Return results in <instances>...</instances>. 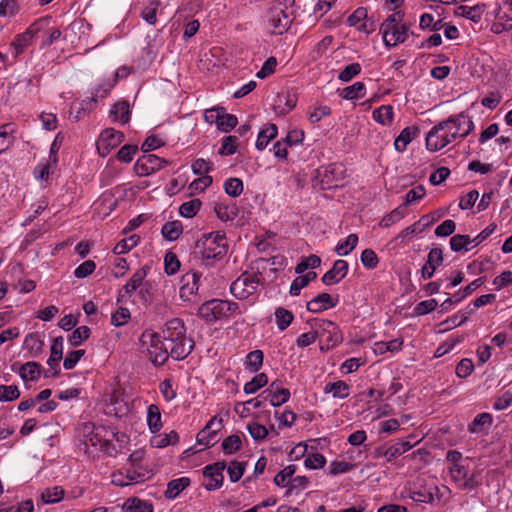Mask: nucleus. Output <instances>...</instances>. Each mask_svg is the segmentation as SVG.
Instances as JSON below:
<instances>
[{
	"label": "nucleus",
	"instance_id": "4d7b16f0",
	"mask_svg": "<svg viewBox=\"0 0 512 512\" xmlns=\"http://www.w3.org/2000/svg\"><path fill=\"white\" fill-rule=\"evenodd\" d=\"M326 464V458L319 452L307 454L304 459V466L310 470L322 469Z\"/></svg>",
	"mask_w": 512,
	"mask_h": 512
},
{
	"label": "nucleus",
	"instance_id": "052dcab7",
	"mask_svg": "<svg viewBox=\"0 0 512 512\" xmlns=\"http://www.w3.org/2000/svg\"><path fill=\"white\" fill-rule=\"evenodd\" d=\"M113 87V83L109 80H103L97 84L96 87L93 88L91 92V99L94 102H97L99 99H103L108 96L111 89Z\"/></svg>",
	"mask_w": 512,
	"mask_h": 512
},
{
	"label": "nucleus",
	"instance_id": "8fccbe9b",
	"mask_svg": "<svg viewBox=\"0 0 512 512\" xmlns=\"http://www.w3.org/2000/svg\"><path fill=\"white\" fill-rule=\"evenodd\" d=\"M414 238L413 229L406 227L401 230L389 243L388 245L392 249L403 248L406 243L410 242Z\"/></svg>",
	"mask_w": 512,
	"mask_h": 512
},
{
	"label": "nucleus",
	"instance_id": "37998d69",
	"mask_svg": "<svg viewBox=\"0 0 512 512\" xmlns=\"http://www.w3.org/2000/svg\"><path fill=\"white\" fill-rule=\"evenodd\" d=\"M297 470L296 465L290 464L284 467L281 471H279L276 476L274 477V483L278 487L286 488L292 478L294 477V474Z\"/></svg>",
	"mask_w": 512,
	"mask_h": 512
},
{
	"label": "nucleus",
	"instance_id": "c03bdc74",
	"mask_svg": "<svg viewBox=\"0 0 512 512\" xmlns=\"http://www.w3.org/2000/svg\"><path fill=\"white\" fill-rule=\"evenodd\" d=\"M263 359V352L261 350L256 349L247 354L244 365L250 372L256 373L262 367Z\"/></svg>",
	"mask_w": 512,
	"mask_h": 512
},
{
	"label": "nucleus",
	"instance_id": "ddd939ff",
	"mask_svg": "<svg viewBox=\"0 0 512 512\" xmlns=\"http://www.w3.org/2000/svg\"><path fill=\"white\" fill-rule=\"evenodd\" d=\"M267 18L274 34H283L292 23V18L281 6L272 7L268 12Z\"/></svg>",
	"mask_w": 512,
	"mask_h": 512
},
{
	"label": "nucleus",
	"instance_id": "c756f323",
	"mask_svg": "<svg viewBox=\"0 0 512 512\" xmlns=\"http://www.w3.org/2000/svg\"><path fill=\"white\" fill-rule=\"evenodd\" d=\"M277 134L278 128L275 124H265L258 134L255 147L260 151L264 150L268 146L269 142L277 136Z\"/></svg>",
	"mask_w": 512,
	"mask_h": 512
},
{
	"label": "nucleus",
	"instance_id": "09e8293b",
	"mask_svg": "<svg viewBox=\"0 0 512 512\" xmlns=\"http://www.w3.org/2000/svg\"><path fill=\"white\" fill-rule=\"evenodd\" d=\"M268 377L265 373L256 374L250 381L246 382L243 391L246 394H254L259 389L267 385Z\"/></svg>",
	"mask_w": 512,
	"mask_h": 512
},
{
	"label": "nucleus",
	"instance_id": "603ef678",
	"mask_svg": "<svg viewBox=\"0 0 512 512\" xmlns=\"http://www.w3.org/2000/svg\"><path fill=\"white\" fill-rule=\"evenodd\" d=\"M202 202L199 199H191L182 203L179 207V214L184 218L194 217L200 210Z\"/></svg>",
	"mask_w": 512,
	"mask_h": 512
},
{
	"label": "nucleus",
	"instance_id": "4be33fe9",
	"mask_svg": "<svg viewBox=\"0 0 512 512\" xmlns=\"http://www.w3.org/2000/svg\"><path fill=\"white\" fill-rule=\"evenodd\" d=\"M414 439L415 437L413 435H410L408 437V440H399L396 443L387 447L382 455L386 458L388 462H391L395 458L411 450L418 443L417 440H415L414 442L411 441Z\"/></svg>",
	"mask_w": 512,
	"mask_h": 512
},
{
	"label": "nucleus",
	"instance_id": "c9c22d12",
	"mask_svg": "<svg viewBox=\"0 0 512 512\" xmlns=\"http://www.w3.org/2000/svg\"><path fill=\"white\" fill-rule=\"evenodd\" d=\"M124 512H153V506L146 500L137 497L128 498L122 506Z\"/></svg>",
	"mask_w": 512,
	"mask_h": 512
},
{
	"label": "nucleus",
	"instance_id": "423d86ee",
	"mask_svg": "<svg viewBox=\"0 0 512 512\" xmlns=\"http://www.w3.org/2000/svg\"><path fill=\"white\" fill-rule=\"evenodd\" d=\"M140 342L155 366L163 365L171 357L170 349L163 336L153 330H145L140 337Z\"/></svg>",
	"mask_w": 512,
	"mask_h": 512
},
{
	"label": "nucleus",
	"instance_id": "a18cd8bd",
	"mask_svg": "<svg viewBox=\"0 0 512 512\" xmlns=\"http://www.w3.org/2000/svg\"><path fill=\"white\" fill-rule=\"evenodd\" d=\"M358 236L354 233L349 234L344 241L339 242L335 247V252L339 256L349 255L357 246Z\"/></svg>",
	"mask_w": 512,
	"mask_h": 512
},
{
	"label": "nucleus",
	"instance_id": "20e7f679",
	"mask_svg": "<svg viewBox=\"0 0 512 512\" xmlns=\"http://www.w3.org/2000/svg\"><path fill=\"white\" fill-rule=\"evenodd\" d=\"M405 13H391L381 23L379 33L382 35L383 44L387 49L396 47L406 42L410 35V28L404 22Z\"/></svg>",
	"mask_w": 512,
	"mask_h": 512
},
{
	"label": "nucleus",
	"instance_id": "39448f33",
	"mask_svg": "<svg viewBox=\"0 0 512 512\" xmlns=\"http://www.w3.org/2000/svg\"><path fill=\"white\" fill-rule=\"evenodd\" d=\"M202 260H221L228 251V240L224 232L214 231L203 234L196 245Z\"/></svg>",
	"mask_w": 512,
	"mask_h": 512
},
{
	"label": "nucleus",
	"instance_id": "f257e3e1",
	"mask_svg": "<svg viewBox=\"0 0 512 512\" xmlns=\"http://www.w3.org/2000/svg\"><path fill=\"white\" fill-rule=\"evenodd\" d=\"M471 117L461 112L438 122L426 134L425 145L430 152H438L467 137L474 129Z\"/></svg>",
	"mask_w": 512,
	"mask_h": 512
},
{
	"label": "nucleus",
	"instance_id": "7ed1b4c3",
	"mask_svg": "<svg viewBox=\"0 0 512 512\" xmlns=\"http://www.w3.org/2000/svg\"><path fill=\"white\" fill-rule=\"evenodd\" d=\"M161 335L170 349L171 357L175 360L185 359L194 347L193 340L186 334L184 322L179 318L167 321Z\"/></svg>",
	"mask_w": 512,
	"mask_h": 512
},
{
	"label": "nucleus",
	"instance_id": "f704fd0d",
	"mask_svg": "<svg viewBox=\"0 0 512 512\" xmlns=\"http://www.w3.org/2000/svg\"><path fill=\"white\" fill-rule=\"evenodd\" d=\"M418 133V128L409 126L404 128L394 141V147L398 152L406 150L407 145L415 138Z\"/></svg>",
	"mask_w": 512,
	"mask_h": 512
},
{
	"label": "nucleus",
	"instance_id": "6e6552de",
	"mask_svg": "<svg viewBox=\"0 0 512 512\" xmlns=\"http://www.w3.org/2000/svg\"><path fill=\"white\" fill-rule=\"evenodd\" d=\"M204 120L210 125H216L217 130L222 133L232 131L238 124V119L233 114L226 113L223 107H213L206 109Z\"/></svg>",
	"mask_w": 512,
	"mask_h": 512
},
{
	"label": "nucleus",
	"instance_id": "2f4dec72",
	"mask_svg": "<svg viewBox=\"0 0 512 512\" xmlns=\"http://www.w3.org/2000/svg\"><path fill=\"white\" fill-rule=\"evenodd\" d=\"M323 392L331 394L335 399H345L350 395V386L342 380L328 382L325 384Z\"/></svg>",
	"mask_w": 512,
	"mask_h": 512
},
{
	"label": "nucleus",
	"instance_id": "dca6fc26",
	"mask_svg": "<svg viewBox=\"0 0 512 512\" xmlns=\"http://www.w3.org/2000/svg\"><path fill=\"white\" fill-rule=\"evenodd\" d=\"M339 302L338 296H332L328 293H320L307 302L306 308L309 312L320 313L322 311L334 308Z\"/></svg>",
	"mask_w": 512,
	"mask_h": 512
},
{
	"label": "nucleus",
	"instance_id": "393cba45",
	"mask_svg": "<svg viewBox=\"0 0 512 512\" xmlns=\"http://www.w3.org/2000/svg\"><path fill=\"white\" fill-rule=\"evenodd\" d=\"M44 341L38 333H30L25 336L23 349L29 354V357H38L42 354Z\"/></svg>",
	"mask_w": 512,
	"mask_h": 512
},
{
	"label": "nucleus",
	"instance_id": "9d476101",
	"mask_svg": "<svg viewBox=\"0 0 512 512\" xmlns=\"http://www.w3.org/2000/svg\"><path fill=\"white\" fill-rule=\"evenodd\" d=\"M125 139L124 134L121 131H117L114 128H106L101 131L96 141V149L101 157H106L110 152L117 148Z\"/></svg>",
	"mask_w": 512,
	"mask_h": 512
},
{
	"label": "nucleus",
	"instance_id": "a19ab883",
	"mask_svg": "<svg viewBox=\"0 0 512 512\" xmlns=\"http://www.w3.org/2000/svg\"><path fill=\"white\" fill-rule=\"evenodd\" d=\"M140 239L141 238L138 234H132L125 237L115 245L113 249L114 254L122 255L128 253L140 243Z\"/></svg>",
	"mask_w": 512,
	"mask_h": 512
},
{
	"label": "nucleus",
	"instance_id": "bf43d9fd",
	"mask_svg": "<svg viewBox=\"0 0 512 512\" xmlns=\"http://www.w3.org/2000/svg\"><path fill=\"white\" fill-rule=\"evenodd\" d=\"M353 468L354 465L349 462L343 460H334L330 462L327 474L330 476H337L350 472Z\"/></svg>",
	"mask_w": 512,
	"mask_h": 512
},
{
	"label": "nucleus",
	"instance_id": "473e14b6",
	"mask_svg": "<svg viewBox=\"0 0 512 512\" xmlns=\"http://www.w3.org/2000/svg\"><path fill=\"white\" fill-rule=\"evenodd\" d=\"M179 441V436L176 431L172 430L169 433L154 434L150 439V444L154 448H165L169 445L176 444Z\"/></svg>",
	"mask_w": 512,
	"mask_h": 512
},
{
	"label": "nucleus",
	"instance_id": "9b49d317",
	"mask_svg": "<svg viewBox=\"0 0 512 512\" xmlns=\"http://www.w3.org/2000/svg\"><path fill=\"white\" fill-rule=\"evenodd\" d=\"M168 165V161L154 154H145L137 159L133 170L139 177L149 176Z\"/></svg>",
	"mask_w": 512,
	"mask_h": 512
},
{
	"label": "nucleus",
	"instance_id": "f8f14e48",
	"mask_svg": "<svg viewBox=\"0 0 512 512\" xmlns=\"http://www.w3.org/2000/svg\"><path fill=\"white\" fill-rule=\"evenodd\" d=\"M226 465L225 462H215L207 465L203 469L204 482L203 486L208 491L219 489L223 485L224 476L223 471Z\"/></svg>",
	"mask_w": 512,
	"mask_h": 512
},
{
	"label": "nucleus",
	"instance_id": "bb28decb",
	"mask_svg": "<svg viewBox=\"0 0 512 512\" xmlns=\"http://www.w3.org/2000/svg\"><path fill=\"white\" fill-rule=\"evenodd\" d=\"M483 13L484 6L479 4L474 6L460 5L454 10L456 16L464 17L474 23H478L482 19Z\"/></svg>",
	"mask_w": 512,
	"mask_h": 512
},
{
	"label": "nucleus",
	"instance_id": "338daca9",
	"mask_svg": "<svg viewBox=\"0 0 512 512\" xmlns=\"http://www.w3.org/2000/svg\"><path fill=\"white\" fill-rule=\"evenodd\" d=\"M242 446V440L239 435H230L222 441V449L225 454H233Z\"/></svg>",
	"mask_w": 512,
	"mask_h": 512
},
{
	"label": "nucleus",
	"instance_id": "aec40b11",
	"mask_svg": "<svg viewBox=\"0 0 512 512\" xmlns=\"http://www.w3.org/2000/svg\"><path fill=\"white\" fill-rule=\"evenodd\" d=\"M443 263V251L439 247L432 248L427 255V261L421 269V276L423 279H430L433 277L437 268Z\"/></svg>",
	"mask_w": 512,
	"mask_h": 512
},
{
	"label": "nucleus",
	"instance_id": "0e129e2a",
	"mask_svg": "<svg viewBox=\"0 0 512 512\" xmlns=\"http://www.w3.org/2000/svg\"><path fill=\"white\" fill-rule=\"evenodd\" d=\"M224 190L231 197H237L243 192V182L241 179L231 177L225 180Z\"/></svg>",
	"mask_w": 512,
	"mask_h": 512
},
{
	"label": "nucleus",
	"instance_id": "49530a36",
	"mask_svg": "<svg viewBox=\"0 0 512 512\" xmlns=\"http://www.w3.org/2000/svg\"><path fill=\"white\" fill-rule=\"evenodd\" d=\"M473 241L468 235L457 234L450 239V248L454 252L469 251L473 247Z\"/></svg>",
	"mask_w": 512,
	"mask_h": 512
},
{
	"label": "nucleus",
	"instance_id": "4c0bfd02",
	"mask_svg": "<svg viewBox=\"0 0 512 512\" xmlns=\"http://www.w3.org/2000/svg\"><path fill=\"white\" fill-rule=\"evenodd\" d=\"M183 233V224L179 220L165 223L161 228V234L167 241H176Z\"/></svg>",
	"mask_w": 512,
	"mask_h": 512
},
{
	"label": "nucleus",
	"instance_id": "f03ea898",
	"mask_svg": "<svg viewBox=\"0 0 512 512\" xmlns=\"http://www.w3.org/2000/svg\"><path fill=\"white\" fill-rule=\"evenodd\" d=\"M446 461L449 476L459 489L473 490L481 484V471L477 469L473 458L457 450H449Z\"/></svg>",
	"mask_w": 512,
	"mask_h": 512
},
{
	"label": "nucleus",
	"instance_id": "e2e57ef3",
	"mask_svg": "<svg viewBox=\"0 0 512 512\" xmlns=\"http://www.w3.org/2000/svg\"><path fill=\"white\" fill-rule=\"evenodd\" d=\"M20 10L16 0H0V17L12 18Z\"/></svg>",
	"mask_w": 512,
	"mask_h": 512
},
{
	"label": "nucleus",
	"instance_id": "3c124183",
	"mask_svg": "<svg viewBox=\"0 0 512 512\" xmlns=\"http://www.w3.org/2000/svg\"><path fill=\"white\" fill-rule=\"evenodd\" d=\"M64 494L62 487L54 486L52 488L45 489L41 494V498L45 504H55L63 499Z\"/></svg>",
	"mask_w": 512,
	"mask_h": 512
},
{
	"label": "nucleus",
	"instance_id": "72a5a7b5",
	"mask_svg": "<svg viewBox=\"0 0 512 512\" xmlns=\"http://www.w3.org/2000/svg\"><path fill=\"white\" fill-rule=\"evenodd\" d=\"M110 116L115 122H120L122 125L127 124L130 120V107L128 102L120 101L115 103L110 110Z\"/></svg>",
	"mask_w": 512,
	"mask_h": 512
},
{
	"label": "nucleus",
	"instance_id": "58836bf2",
	"mask_svg": "<svg viewBox=\"0 0 512 512\" xmlns=\"http://www.w3.org/2000/svg\"><path fill=\"white\" fill-rule=\"evenodd\" d=\"M393 117L394 111L391 105H381L372 112L373 120L383 126H389Z\"/></svg>",
	"mask_w": 512,
	"mask_h": 512
},
{
	"label": "nucleus",
	"instance_id": "680f3d73",
	"mask_svg": "<svg viewBox=\"0 0 512 512\" xmlns=\"http://www.w3.org/2000/svg\"><path fill=\"white\" fill-rule=\"evenodd\" d=\"M139 148L134 144L122 146L116 154V159L122 163H130L137 154Z\"/></svg>",
	"mask_w": 512,
	"mask_h": 512
},
{
	"label": "nucleus",
	"instance_id": "2eb2a0df",
	"mask_svg": "<svg viewBox=\"0 0 512 512\" xmlns=\"http://www.w3.org/2000/svg\"><path fill=\"white\" fill-rule=\"evenodd\" d=\"M198 315L207 322H215L224 318L221 299H212L203 303L198 309Z\"/></svg>",
	"mask_w": 512,
	"mask_h": 512
},
{
	"label": "nucleus",
	"instance_id": "b1692460",
	"mask_svg": "<svg viewBox=\"0 0 512 512\" xmlns=\"http://www.w3.org/2000/svg\"><path fill=\"white\" fill-rule=\"evenodd\" d=\"M214 211L223 222L233 220L238 214L237 206L230 200L224 199L215 203Z\"/></svg>",
	"mask_w": 512,
	"mask_h": 512
},
{
	"label": "nucleus",
	"instance_id": "774afa93",
	"mask_svg": "<svg viewBox=\"0 0 512 512\" xmlns=\"http://www.w3.org/2000/svg\"><path fill=\"white\" fill-rule=\"evenodd\" d=\"M362 67L359 63H351L345 66L339 73L338 79L342 82H349L361 73Z\"/></svg>",
	"mask_w": 512,
	"mask_h": 512
},
{
	"label": "nucleus",
	"instance_id": "6e6d98bb",
	"mask_svg": "<svg viewBox=\"0 0 512 512\" xmlns=\"http://www.w3.org/2000/svg\"><path fill=\"white\" fill-rule=\"evenodd\" d=\"M238 137L234 135L225 136L221 140L219 154L222 156L233 155L237 151Z\"/></svg>",
	"mask_w": 512,
	"mask_h": 512
},
{
	"label": "nucleus",
	"instance_id": "cd10ccee",
	"mask_svg": "<svg viewBox=\"0 0 512 512\" xmlns=\"http://www.w3.org/2000/svg\"><path fill=\"white\" fill-rule=\"evenodd\" d=\"M493 417L490 413L476 415L468 426V431L473 434H485L492 425Z\"/></svg>",
	"mask_w": 512,
	"mask_h": 512
},
{
	"label": "nucleus",
	"instance_id": "5701e85b",
	"mask_svg": "<svg viewBox=\"0 0 512 512\" xmlns=\"http://www.w3.org/2000/svg\"><path fill=\"white\" fill-rule=\"evenodd\" d=\"M148 267L143 266L137 269L127 283L122 287L120 294L122 297L131 296L137 289L141 288L144 283V279L148 273Z\"/></svg>",
	"mask_w": 512,
	"mask_h": 512
},
{
	"label": "nucleus",
	"instance_id": "0eeeda50",
	"mask_svg": "<svg viewBox=\"0 0 512 512\" xmlns=\"http://www.w3.org/2000/svg\"><path fill=\"white\" fill-rule=\"evenodd\" d=\"M310 328L315 330L317 339L322 343L321 350H329L341 343L343 337L338 325L330 320L313 318L308 321Z\"/></svg>",
	"mask_w": 512,
	"mask_h": 512
},
{
	"label": "nucleus",
	"instance_id": "7c9ffc66",
	"mask_svg": "<svg viewBox=\"0 0 512 512\" xmlns=\"http://www.w3.org/2000/svg\"><path fill=\"white\" fill-rule=\"evenodd\" d=\"M338 94L342 99L354 101L363 98L366 95V86L363 82H355L341 90Z\"/></svg>",
	"mask_w": 512,
	"mask_h": 512
},
{
	"label": "nucleus",
	"instance_id": "4468645a",
	"mask_svg": "<svg viewBox=\"0 0 512 512\" xmlns=\"http://www.w3.org/2000/svg\"><path fill=\"white\" fill-rule=\"evenodd\" d=\"M222 428V420L212 417L205 427L197 434V443L204 448L213 446L217 441V434Z\"/></svg>",
	"mask_w": 512,
	"mask_h": 512
},
{
	"label": "nucleus",
	"instance_id": "a211bd4d",
	"mask_svg": "<svg viewBox=\"0 0 512 512\" xmlns=\"http://www.w3.org/2000/svg\"><path fill=\"white\" fill-rule=\"evenodd\" d=\"M349 265L345 260H336L333 266L321 278L325 285H334L339 283L348 273Z\"/></svg>",
	"mask_w": 512,
	"mask_h": 512
},
{
	"label": "nucleus",
	"instance_id": "c85d7f7f",
	"mask_svg": "<svg viewBox=\"0 0 512 512\" xmlns=\"http://www.w3.org/2000/svg\"><path fill=\"white\" fill-rule=\"evenodd\" d=\"M63 356V338L56 337L53 339L50 347V356L47 360V365L54 370V374L59 371V361Z\"/></svg>",
	"mask_w": 512,
	"mask_h": 512
},
{
	"label": "nucleus",
	"instance_id": "6ab92c4d",
	"mask_svg": "<svg viewBox=\"0 0 512 512\" xmlns=\"http://www.w3.org/2000/svg\"><path fill=\"white\" fill-rule=\"evenodd\" d=\"M200 275L198 273H187L181 278L180 297L184 301H191L199 289Z\"/></svg>",
	"mask_w": 512,
	"mask_h": 512
},
{
	"label": "nucleus",
	"instance_id": "f3484780",
	"mask_svg": "<svg viewBox=\"0 0 512 512\" xmlns=\"http://www.w3.org/2000/svg\"><path fill=\"white\" fill-rule=\"evenodd\" d=\"M260 396H262L264 401H269L271 406L278 407L289 400L290 391L286 388H279L276 383L273 382Z\"/></svg>",
	"mask_w": 512,
	"mask_h": 512
},
{
	"label": "nucleus",
	"instance_id": "69168bd1",
	"mask_svg": "<svg viewBox=\"0 0 512 512\" xmlns=\"http://www.w3.org/2000/svg\"><path fill=\"white\" fill-rule=\"evenodd\" d=\"M247 430L254 441L260 442L268 435V429L256 421L247 424Z\"/></svg>",
	"mask_w": 512,
	"mask_h": 512
},
{
	"label": "nucleus",
	"instance_id": "1a4fd4ad",
	"mask_svg": "<svg viewBox=\"0 0 512 512\" xmlns=\"http://www.w3.org/2000/svg\"><path fill=\"white\" fill-rule=\"evenodd\" d=\"M259 283L257 275L243 273L232 282L230 292L235 298L245 300L257 292Z\"/></svg>",
	"mask_w": 512,
	"mask_h": 512
},
{
	"label": "nucleus",
	"instance_id": "de8ad7c7",
	"mask_svg": "<svg viewBox=\"0 0 512 512\" xmlns=\"http://www.w3.org/2000/svg\"><path fill=\"white\" fill-rule=\"evenodd\" d=\"M33 40L34 38L26 30L23 33L17 34L11 42L14 54L19 55L23 53Z\"/></svg>",
	"mask_w": 512,
	"mask_h": 512
},
{
	"label": "nucleus",
	"instance_id": "5fc2aeb1",
	"mask_svg": "<svg viewBox=\"0 0 512 512\" xmlns=\"http://www.w3.org/2000/svg\"><path fill=\"white\" fill-rule=\"evenodd\" d=\"M309 484H310V480L308 477L295 476L292 478L289 485L286 487L287 493L290 495H292V494L298 495L299 493H301L302 491L307 489Z\"/></svg>",
	"mask_w": 512,
	"mask_h": 512
},
{
	"label": "nucleus",
	"instance_id": "e433bc0d",
	"mask_svg": "<svg viewBox=\"0 0 512 512\" xmlns=\"http://www.w3.org/2000/svg\"><path fill=\"white\" fill-rule=\"evenodd\" d=\"M190 485V479L188 477H180L171 480L165 490V497L167 499H175L179 494Z\"/></svg>",
	"mask_w": 512,
	"mask_h": 512
},
{
	"label": "nucleus",
	"instance_id": "a878e982",
	"mask_svg": "<svg viewBox=\"0 0 512 512\" xmlns=\"http://www.w3.org/2000/svg\"><path fill=\"white\" fill-rule=\"evenodd\" d=\"M146 423L152 434L160 432L163 424L161 410L158 405L150 404L147 407Z\"/></svg>",
	"mask_w": 512,
	"mask_h": 512
},
{
	"label": "nucleus",
	"instance_id": "864d4df0",
	"mask_svg": "<svg viewBox=\"0 0 512 512\" xmlns=\"http://www.w3.org/2000/svg\"><path fill=\"white\" fill-rule=\"evenodd\" d=\"M321 265V258L317 255L302 257L295 267L297 274H302L308 269H315Z\"/></svg>",
	"mask_w": 512,
	"mask_h": 512
},
{
	"label": "nucleus",
	"instance_id": "412c9836",
	"mask_svg": "<svg viewBox=\"0 0 512 512\" xmlns=\"http://www.w3.org/2000/svg\"><path fill=\"white\" fill-rule=\"evenodd\" d=\"M496 295L493 293L490 294H484L480 297L476 298L474 302L471 305H468L464 309L460 310L457 315L454 316L455 321L459 319L457 325L462 324L464 321H466L469 316L478 308L491 304L493 301H495Z\"/></svg>",
	"mask_w": 512,
	"mask_h": 512
},
{
	"label": "nucleus",
	"instance_id": "ea45409f",
	"mask_svg": "<svg viewBox=\"0 0 512 512\" xmlns=\"http://www.w3.org/2000/svg\"><path fill=\"white\" fill-rule=\"evenodd\" d=\"M274 315L276 326L280 331L286 330L294 320V314L284 307H277Z\"/></svg>",
	"mask_w": 512,
	"mask_h": 512
},
{
	"label": "nucleus",
	"instance_id": "79ce46f5",
	"mask_svg": "<svg viewBox=\"0 0 512 512\" xmlns=\"http://www.w3.org/2000/svg\"><path fill=\"white\" fill-rule=\"evenodd\" d=\"M41 366L36 362H27L21 365L19 375L24 381H35L39 378Z\"/></svg>",
	"mask_w": 512,
	"mask_h": 512
},
{
	"label": "nucleus",
	"instance_id": "13d9d810",
	"mask_svg": "<svg viewBox=\"0 0 512 512\" xmlns=\"http://www.w3.org/2000/svg\"><path fill=\"white\" fill-rule=\"evenodd\" d=\"M406 215V212L404 210V207L399 206L392 210L390 213L386 214L381 222L380 226L388 228L392 226L393 224L399 222L401 219H403Z\"/></svg>",
	"mask_w": 512,
	"mask_h": 512
}]
</instances>
